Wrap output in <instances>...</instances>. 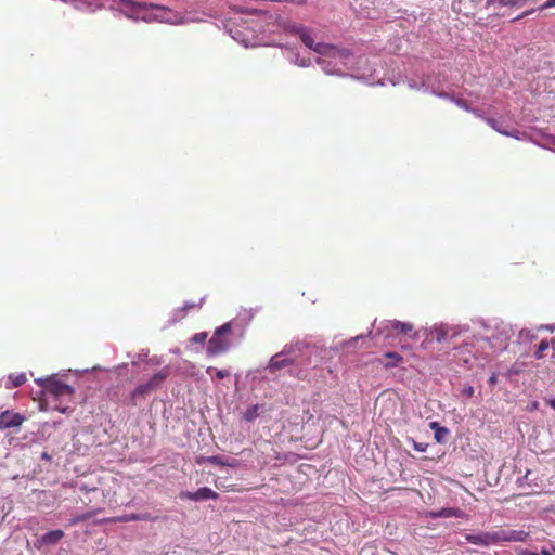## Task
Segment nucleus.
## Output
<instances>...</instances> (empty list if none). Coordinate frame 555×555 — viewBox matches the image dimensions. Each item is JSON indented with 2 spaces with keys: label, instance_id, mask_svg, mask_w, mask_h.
<instances>
[{
  "label": "nucleus",
  "instance_id": "nucleus-1",
  "mask_svg": "<svg viewBox=\"0 0 555 555\" xmlns=\"http://www.w3.org/2000/svg\"><path fill=\"white\" fill-rule=\"evenodd\" d=\"M169 375L170 369L168 366H164L157 373H155L153 377L150 378V380L134 388L133 391L131 392V400L133 405L137 404L135 401L138 399L146 397L149 393L155 392L156 390L160 389L163 387L164 382Z\"/></svg>",
  "mask_w": 555,
  "mask_h": 555
},
{
  "label": "nucleus",
  "instance_id": "nucleus-2",
  "mask_svg": "<svg viewBox=\"0 0 555 555\" xmlns=\"http://www.w3.org/2000/svg\"><path fill=\"white\" fill-rule=\"evenodd\" d=\"M232 332V324L231 322H228L215 331L212 333L211 338L208 341L207 346V353L211 357L224 353L229 346L231 345V341L227 337Z\"/></svg>",
  "mask_w": 555,
  "mask_h": 555
},
{
  "label": "nucleus",
  "instance_id": "nucleus-3",
  "mask_svg": "<svg viewBox=\"0 0 555 555\" xmlns=\"http://www.w3.org/2000/svg\"><path fill=\"white\" fill-rule=\"evenodd\" d=\"M39 386L42 387L43 391L54 397L56 400L61 398L72 399L74 389L61 380L49 377L47 379H37Z\"/></svg>",
  "mask_w": 555,
  "mask_h": 555
},
{
  "label": "nucleus",
  "instance_id": "nucleus-4",
  "mask_svg": "<svg viewBox=\"0 0 555 555\" xmlns=\"http://www.w3.org/2000/svg\"><path fill=\"white\" fill-rule=\"evenodd\" d=\"M465 541L473 545H496L495 531H482L479 533H466Z\"/></svg>",
  "mask_w": 555,
  "mask_h": 555
},
{
  "label": "nucleus",
  "instance_id": "nucleus-5",
  "mask_svg": "<svg viewBox=\"0 0 555 555\" xmlns=\"http://www.w3.org/2000/svg\"><path fill=\"white\" fill-rule=\"evenodd\" d=\"M181 500H191L194 502H201L204 500H218L219 494L208 487H202L195 492H180Z\"/></svg>",
  "mask_w": 555,
  "mask_h": 555
},
{
  "label": "nucleus",
  "instance_id": "nucleus-6",
  "mask_svg": "<svg viewBox=\"0 0 555 555\" xmlns=\"http://www.w3.org/2000/svg\"><path fill=\"white\" fill-rule=\"evenodd\" d=\"M495 531L496 544L503 542H524L528 537V532L522 530H504L498 529Z\"/></svg>",
  "mask_w": 555,
  "mask_h": 555
},
{
  "label": "nucleus",
  "instance_id": "nucleus-7",
  "mask_svg": "<svg viewBox=\"0 0 555 555\" xmlns=\"http://www.w3.org/2000/svg\"><path fill=\"white\" fill-rule=\"evenodd\" d=\"M25 417L16 412L4 411L0 414V429H9L23 425Z\"/></svg>",
  "mask_w": 555,
  "mask_h": 555
},
{
  "label": "nucleus",
  "instance_id": "nucleus-8",
  "mask_svg": "<svg viewBox=\"0 0 555 555\" xmlns=\"http://www.w3.org/2000/svg\"><path fill=\"white\" fill-rule=\"evenodd\" d=\"M63 538V530L48 531L47 533L42 534L40 539H38L37 547L40 548L43 545H56Z\"/></svg>",
  "mask_w": 555,
  "mask_h": 555
},
{
  "label": "nucleus",
  "instance_id": "nucleus-9",
  "mask_svg": "<svg viewBox=\"0 0 555 555\" xmlns=\"http://www.w3.org/2000/svg\"><path fill=\"white\" fill-rule=\"evenodd\" d=\"M292 364V359L286 357L285 352H279L273 356L269 363V370L271 373H274L282 367H287Z\"/></svg>",
  "mask_w": 555,
  "mask_h": 555
},
{
  "label": "nucleus",
  "instance_id": "nucleus-10",
  "mask_svg": "<svg viewBox=\"0 0 555 555\" xmlns=\"http://www.w3.org/2000/svg\"><path fill=\"white\" fill-rule=\"evenodd\" d=\"M389 328L395 332L409 335L411 338L417 339V334L416 332H413V325L411 323L392 320L389 321Z\"/></svg>",
  "mask_w": 555,
  "mask_h": 555
},
{
  "label": "nucleus",
  "instance_id": "nucleus-11",
  "mask_svg": "<svg viewBox=\"0 0 555 555\" xmlns=\"http://www.w3.org/2000/svg\"><path fill=\"white\" fill-rule=\"evenodd\" d=\"M310 49L317 52L319 55L325 56H335L339 53L338 48L323 42L315 43L314 47H311Z\"/></svg>",
  "mask_w": 555,
  "mask_h": 555
},
{
  "label": "nucleus",
  "instance_id": "nucleus-12",
  "mask_svg": "<svg viewBox=\"0 0 555 555\" xmlns=\"http://www.w3.org/2000/svg\"><path fill=\"white\" fill-rule=\"evenodd\" d=\"M527 0H487V5H493L498 8L511 7L521 8L525 5Z\"/></svg>",
  "mask_w": 555,
  "mask_h": 555
},
{
  "label": "nucleus",
  "instance_id": "nucleus-13",
  "mask_svg": "<svg viewBox=\"0 0 555 555\" xmlns=\"http://www.w3.org/2000/svg\"><path fill=\"white\" fill-rule=\"evenodd\" d=\"M552 346V348H555V338H552L551 341L546 338H543L539 345H537V349L534 352L535 360H542L544 357V351L548 349Z\"/></svg>",
  "mask_w": 555,
  "mask_h": 555
},
{
  "label": "nucleus",
  "instance_id": "nucleus-14",
  "mask_svg": "<svg viewBox=\"0 0 555 555\" xmlns=\"http://www.w3.org/2000/svg\"><path fill=\"white\" fill-rule=\"evenodd\" d=\"M25 373L10 374L7 384H4V387L8 389L21 387L25 384Z\"/></svg>",
  "mask_w": 555,
  "mask_h": 555
},
{
  "label": "nucleus",
  "instance_id": "nucleus-15",
  "mask_svg": "<svg viewBox=\"0 0 555 555\" xmlns=\"http://www.w3.org/2000/svg\"><path fill=\"white\" fill-rule=\"evenodd\" d=\"M70 4L74 9L81 12H94L93 2L90 0H70Z\"/></svg>",
  "mask_w": 555,
  "mask_h": 555
},
{
  "label": "nucleus",
  "instance_id": "nucleus-16",
  "mask_svg": "<svg viewBox=\"0 0 555 555\" xmlns=\"http://www.w3.org/2000/svg\"><path fill=\"white\" fill-rule=\"evenodd\" d=\"M282 28H284L285 31H287L288 34H293L296 36H298L300 33H302L306 29V27L304 25L297 24L294 22H285L284 26H282Z\"/></svg>",
  "mask_w": 555,
  "mask_h": 555
},
{
  "label": "nucleus",
  "instance_id": "nucleus-17",
  "mask_svg": "<svg viewBox=\"0 0 555 555\" xmlns=\"http://www.w3.org/2000/svg\"><path fill=\"white\" fill-rule=\"evenodd\" d=\"M96 513H98V511H95V512H86L83 514H79L77 516H74L69 520V526H77L79 522H83L87 519L93 518Z\"/></svg>",
  "mask_w": 555,
  "mask_h": 555
},
{
  "label": "nucleus",
  "instance_id": "nucleus-18",
  "mask_svg": "<svg viewBox=\"0 0 555 555\" xmlns=\"http://www.w3.org/2000/svg\"><path fill=\"white\" fill-rule=\"evenodd\" d=\"M312 31L310 28H306L300 35L301 42L306 46V48H311L315 44V41L312 38Z\"/></svg>",
  "mask_w": 555,
  "mask_h": 555
},
{
  "label": "nucleus",
  "instance_id": "nucleus-19",
  "mask_svg": "<svg viewBox=\"0 0 555 555\" xmlns=\"http://www.w3.org/2000/svg\"><path fill=\"white\" fill-rule=\"evenodd\" d=\"M385 357L390 360L385 364L386 367H396L402 361V357L397 352H386Z\"/></svg>",
  "mask_w": 555,
  "mask_h": 555
},
{
  "label": "nucleus",
  "instance_id": "nucleus-20",
  "mask_svg": "<svg viewBox=\"0 0 555 555\" xmlns=\"http://www.w3.org/2000/svg\"><path fill=\"white\" fill-rule=\"evenodd\" d=\"M259 405H253L247 409L245 413H243V420L250 422L257 418L258 416Z\"/></svg>",
  "mask_w": 555,
  "mask_h": 555
},
{
  "label": "nucleus",
  "instance_id": "nucleus-21",
  "mask_svg": "<svg viewBox=\"0 0 555 555\" xmlns=\"http://www.w3.org/2000/svg\"><path fill=\"white\" fill-rule=\"evenodd\" d=\"M487 124L489 125L490 128H492L494 131H496L498 133H501V134H504V135H511V133L502 128H500V125L499 122L496 121V119H493V118H487L486 119Z\"/></svg>",
  "mask_w": 555,
  "mask_h": 555
},
{
  "label": "nucleus",
  "instance_id": "nucleus-22",
  "mask_svg": "<svg viewBox=\"0 0 555 555\" xmlns=\"http://www.w3.org/2000/svg\"><path fill=\"white\" fill-rule=\"evenodd\" d=\"M212 372H216V377H217L218 380H222L225 377L231 375V373H229L227 370H216L215 367L209 366L207 369V373L211 375Z\"/></svg>",
  "mask_w": 555,
  "mask_h": 555
},
{
  "label": "nucleus",
  "instance_id": "nucleus-23",
  "mask_svg": "<svg viewBox=\"0 0 555 555\" xmlns=\"http://www.w3.org/2000/svg\"><path fill=\"white\" fill-rule=\"evenodd\" d=\"M455 103H456L457 107H461V108L465 109L466 112H472L475 115L480 117V113L477 112L476 109H472L470 106H468L466 100H460L459 99V100H455Z\"/></svg>",
  "mask_w": 555,
  "mask_h": 555
},
{
  "label": "nucleus",
  "instance_id": "nucleus-24",
  "mask_svg": "<svg viewBox=\"0 0 555 555\" xmlns=\"http://www.w3.org/2000/svg\"><path fill=\"white\" fill-rule=\"evenodd\" d=\"M208 463H210L211 465H216V466H232L231 464H228L223 461L222 457L220 456H209L207 459Z\"/></svg>",
  "mask_w": 555,
  "mask_h": 555
},
{
  "label": "nucleus",
  "instance_id": "nucleus-25",
  "mask_svg": "<svg viewBox=\"0 0 555 555\" xmlns=\"http://www.w3.org/2000/svg\"><path fill=\"white\" fill-rule=\"evenodd\" d=\"M207 337L208 334L206 332H199L192 337V341L195 344H203Z\"/></svg>",
  "mask_w": 555,
  "mask_h": 555
},
{
  "label": "nucleus",
  "instance_id": "nucleus-26",
  "mask_svg": "<svg viewBox=\"0 0 555 555\" xmlns=\"http://www.w3.org/2000/svg\"><path fill=\"white\" fill-rule=\"evenodd\" d=\"M140 516L137 514H131L128 516H125L122 518H112V521H131V520H140Z\"/></svg>",
  "mask_w": 555,
  "mask_h": 555
},
{
  "label": "nucleus",
  "instance_id": "nucleus-27",
  "mask_svg": "<svg viewBox=\"0 0 555 555\" xmlns=\"http://www.w3.org/2000/svg\"><path fill=\"white\" fill-rule=\"evenodd\" d=\"M463 395L466 398H472L474 396V387L473 386H465L463 389Z\"/></svg>",
  "mask_w": 555,
  "mask_h": 555
},
{
  "label": "nucleus",
  "instance_id": "nucleus-28",
  "mask_svg": "<svg viewBox=\"0 0 555 555\" xmlns=\"http://www.w3.org/2000/svg\"><path fill=\"white\" fill-rule=\"evenodd\" d=\"M447 435L448 434V429L444 428V427H440L437 431H435V438L436 440L440 441L441 440V435Z\"/></svg>",
  "mask_w": 555,
  "mask_h": 555
},
{
  "label": "nucleus",
  "instance_id": "nucleus-29",
  "mask_svg": "<svg viewBox=\"0 0 555 555\" xmlns=\"http://www.w3.org/2000/svg\"><path fill=\"white\" fill-rule=\"evenodd\" d=\"M413 448H415L418 452H425L426 451V444L418 443L416 441H413Z\"/></svg>",
  "mask_w": 555,
  "mask_h": 555
},
{
  "label": "nucleus",
  "instance_id": "nucleus-30",
  "mask_svg": "<svg viewBox=\"0 0 555 555\" xmlns=\"http://www.w3.org/2000/svg\"><path fill=\"white\" fill-rule=\"evenodd\" d=\"M551 8H555V0H547L546 2H544L542 4V7L540 9L543 10V9H551Z\"/></svg>",
  "mask_w": 555,
  "mask_h": 555
},
{
  "label": "nucleus",
  "instance_id": "nucleus-31",
  "mask_svg": "<svg viewBox=\"0 0 555 555\" xmlns=\"http://www.w3.org/2000/svg\"><path fill=\"white\" fill-rule=\"evenodd\" d=\"M54 409L57 412H61V413H67L69 411V406H66V405H63V404H57V405L54 406Z\"/></svg>",
  "mask_w": 555,
  "mask_h": 555
},
{
  "label": "nucleus",
  "instance_id": "nucleus-32",
  "mask_svg": "<svg viewBox=\"0 0 555 555\" xmlns=\"http://www.w3.org/2000/svg\"><path fill=\"white\" fill-rule=\"evenodd\" d=\"M518 555H541V553H537L533 551L522 550L518 551Z\"/></svg>",
  "mask_w": 555,
  "mask_h": 555
},
{
  "label": "nucleus",
  "instance_id": "nucleus-33",
  "mask_svg": "<svg viewBox=\"0 0 555 555\" xmlns=\"http://www.w3.org/2000/svg\"><path fill=\"white\" fill-rule=\"evenodd\" d=\"M496 380H498V375H496V373H493L492 376L489 377L488 383L490 386H494L496 384Z\"/></svg>",
  "mask_w": 555,
  "mask_h": 555
},
{
  "label": "nucleus",
  "instance_id": "nucleus-34",
  "mask_svg": "<svg viewBox=\"0 0 555 555\" xmlns=\"http://www.w3.org/2000/svg\"><path fill=\"white\" fill-rule=\"evenodd\" d=\"M499 337L502 338V348L504 349L506 346V341L508 340V335L503 334V332L499 333Z\"/></svg>",
  "mask_w": 555,
  "mask_h": 555
},
{
  "label": "nucleus",
  "instance_id": "nucleus-35",
  "mask_svg": "<svg viewBox=\"0 0 555 555\" xmlns=\"http://www.w3.org/2000/svg\"><path fill=\"white\" fill-rule=\"evenodd\" d=\"M285 1L291 2V3H295L297 5H302L306 2V0H285Z\"/></svg>",
  "mask_w": 555,
  "mask_h": 555
},
{
  "label": "nucleus",
  "instance_id": "nucleus-36",
  "mask_svg": "<svg viewBox=\"0 0 555 555\" xmlns=\"http://www.w3.org/2000/svg\"><path fill=\"white\" fill-rule=\"evenodd\" d=\"M541 555H553V554L551 553L550 550L543 547L541 551Z\"/></svg>",
  "mask_w": 555,
  "mask_h": 555
},
{
  "label": "nucleus",
  "instance_id": "nucleus-37",
  "mask_svg": "<svg viewBox=\"0 0 555 555\" xmlns=\"http://www.w3.org/2000/svg\"><path fill=\"white\" fill-rule=\"evenodd\" d=\"M42 459H49V455L47 454V452L42 453Z\"/></svg>",
  "mask_w": 555,
  "mask_h": 555
},
{
  "label": "nucleus",
  "instance_id": "nucleus-38",
  "mask_svg": "<svg viewBox=\"0 0 555 555\" xmlns=\"http://www.w3.org/2000/svg\"><path fill=\"white\" fill-rule=\"evenodd\" d=\"M551 406H553V409H555V399L551 401Z\"/></svg>",
  "mask_w": 555,
  "mask_h": 555
},
{
  "label": "nucleus",
  "instance_id": "nucleus-39",
  "mask_svg": "<svg viewBox=\"0 0 555 555\" xmlns=\"http://www.w3.org/2000/svg\"><path fill=\"white\" fill-rule=\"evenodd\" d=\"M529 13H532V11H527V12H525V13H524L522 15H520V16H526V15H528Z\"/></svg>",
  "mask_w": 555,
  "mask_h": 555
},
{
  "label": "nucleus",
  "instance_id": "nucleus-40",
  "mask_svg": "<svg viewBox=\"0 0 555 555\" xmlns=\"http://www.w3.org/2000/svg\"><path fill=\"white\" fill-rule=\"evenodd\" d=\"M273 1L282 2V1H285V0H273Z\"/></svg>",
  "mask_w": 555,
  "mask_h": 555
}]
</instances>
